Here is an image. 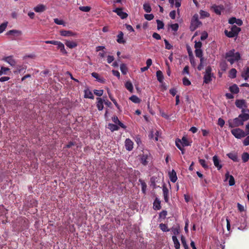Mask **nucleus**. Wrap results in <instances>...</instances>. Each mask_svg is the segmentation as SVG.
Listing matches in <instances>:
<instances>
[{
  "mask_svg": "<svg viewBox=\"0 0 249 249\" xmlns=\"http://www.w3.org/2000/svg\"><path fill=\"white\" fill-rule=\"evenodd\" d=\"M249 120V109H243L241 113L237 118L233 119H230L228 121L229 127L234 128L242 126L244 122Z\"/></svg>",
  "mask_w": 249,
  "mask_h": 249,
  "instance_id": "1",
  "label": "nucleus"
},
{
  "mask_svg": "<svg viewBox=\"0 0 249 249\" xmlns=\"http://www.w3.org/2000/svg\"><path fill=\"white\" fill-rule=\"evenodd\" d=\"M225 58L231 64H233L235 61L241 59V55L238 52L235 53V50L232 49L226 53Z\"/></svg>",
  "mask_w": 249,
  "mask_h": 249,
  "instance_id": "2",
  "label": "nucleus"
},
{
  "mask_svg": "<svg viewBox=\"0 0 249 249\" xmlns=\"http://www.w3.org/2000/svg\"><path fill=\"white\" fill-rule=\"evenodd\" d=\"M240 31L241 28L234 25L231 27L230 31L225 30L224 34L227 36L232 38L237 36Z\"/></svg>",
  "mask_w": 249,
  "mask_h": 249,
  "instance_id": "3",
  "label": "nucleus"
},
{
  "mask_svg": "<svg viewBox=\"0 0 249 249\" xmlns=\"http://www.w3.org/2000/svg\"><path fill=\"white\" fill-rule=\"evenodd\" d=\"M44 43L48 44L56 45L57 49L60 50L61 53L63 54H67L68 53L67 51L65 49L64 45L62 42H60V41L54 40H46L44 41Z\"/></svg>",
  "mask_w": 249,
  "mask_h": 249,
  "instance_id": "4",
  "label": "nucleus"
},
{
  "mask_svg": "<svg viewBox=\"0 0 249 249\" xmlns=\"http://www.w3.org/2000/svg\"><path fill=\"white\" fill-rule=\"evenodd\" d=\"M213 74L212 73V67L208 66L205 70L203 76V83L209 84L212 81Z\"/></svg>",
  "mask_w": 249,
  "mask_h": 249,
  "instance_id": "5",
  "label": "nucleus"
},
{
  "mask_svg": "<svg viewBox=\"0 0 249 249\" xmlns=\"http://www.w3.org/2000/svg\"><path fill=\"white\" fill-rule=\"evenodd\" d=\"M202 24L201 21L199 20V16L198 14H195L191 19V25L190 27V30L195 31L196 28Z\"/></svg>",
  "mask_w": 249,
  "mask_h": 249,
  "instance_id": "6",
  "label": "nucleus"
},
{
  "mask_svg": "<svg viewBox=\"0 0 249 249\" xmlns=\"http://www.w3.org/2000/svg\"><path fill=\"white\" fill-rule=\"evenodd\" d=\"M233 136L237 139H242L248 136L247 132H245L240 128H234L231 131Z\"/></svg>",
  "mask_w": 249,
  "mask_h": 249,
  "instance_id": "7",
  "label": "nucleus"
},
{
  "mask_svg": "<svg viewBox=\"0 0 249 249\" xmlns=\"http://www.w3.org/2000/svg\"><path fill=\"white\" fill-rule=\"evenodd\" d=\"M6 36H11V39L12 40L16 39V37H18L22 35V31L18 30L13 29L7 31L6 33Z\"/></svg>",
  "mask_w": 249,
  "mask_h": 249,
  "instance_id": "8",
  "label": "nucleus"
},
{
  "mask_svg": "<svg viewBox=\"0 0 249 249\" xmlns=\"http://www.w3.org/2000/svg\"><path fill=\"white\" fill-rule=\"evenodd\" d=\"M151 159L150 153H143L141 155V162L142 164L146 165Z\"/></svg>",
  "mask_w": 249,
  "mask_h": 249,
  "instance_id": "9",
  "label": "nucleus"
},
{
  "mask_svg": "<svg viewBox=\"0 0 249 249\" xmlns=\"http://www.w3.org/2000/svg\"><path fill=\"white\" fill-rule=\"evenodd\" d=\"M59 34L61 36L65 37L75 36L77 35L76 33L71 30H61L59 31Z\"/></svg>",
  "mask_w": 249,
  "mask_h": 249,
  "instance_id": "10",
  "label": "nucleus"
},
{
  "mask_svg": "<svg viewBox=\"0 0 249 249\" xmlns=\"http://www.w3.org/2000/svg\"><path fill=\"white\" fill-rule=\"evenodd\" d=\"M113 12L116 13L122 19L128 17V15L126 13L122 11V8H116L113 9Z\"/></svg>",
  "mask_w": 249,
  "mask_h": 249,
  "instance_id": "11",
  "label": "nucleus"
},
{
  "mask_svg": "<svg viewBox=\"0 0 249 249\" xmlns=\"http://www.w3.org/2000/svg\"><path fill=\"white\" fill-rule=\"evenodd\" d=\"M213 160L215 167L217 168L218 170H220L222 165L220 163V161L218 159V157L217 156H213Z\"/></svg>",
  "mask_w": 249,
  "mask_h": 249,
  "instance_id": "12",
  "label": "nucleus"
},
{
  "mask_svg": "<svg viewBox=\"0 0 249 249\" xmlns=\"http://www.w3.org/2000/svg\"><path fill=\"white\" fill-rule=\"evenodd\" d=\"M125 147L127 150L131 151L133 148V142L130 139H126L125 141Z\"/></svg>",
  "mask_w": 249,
  "mask_h": 249,
  "instance_id": "13",
  "label": "nucleus"
},
{
  "mask_svg": "<svg viewBox=\"0 0 249 249\" xmlns=\"http://www.w3.org/2000/svg\"><path fill=\"white\" fill-rule=\"evenodd\" d=\"M4 61L8 63L12 66H15L16 64V61L13 56H9L4 58Z\"/></svg>",
  "mask_w": 249,
  "mask_h": 249,
  "instance_id": "14",
  "label": "nucleus"
},
{
  "mask_svg": "<svg viewBox=\"0 0 249 249\" xmlns=\"http://www.w3.org/2000/svg\"><path fill=\"white\" fill-rule=\"evenodd\" d=\"M65 44L67 47L70 49H73L77 46V43L74 41H71L70 40H65Z\"/></svg>",
  "mask_w": 249,
  "mask_h": 249,
  "instance_id": "15",
  "label": "nucleus"
},
{
  "mask_svg": "<svg viewBox=\"0 0 249 249\" xmlns=\"http://www.w3.org/2000/svg\"><path fill=\"white\" fill-rule=\"evenodd\" d=\"M96 100L97 101L96 106L98 109L99 110H102L104 109V101L105 100L100 97L97 98Z\"/></svg>",
  "mask_w": 249,
  "mask_h": 249,
  "instance_id": "16",
  "label": "nucleus"
},
{
  "mask_svg": "<svg viewBox=\"0 0 249 249\" xmlns=\"http://www.w3.org/2000/svg\"><path fill=\"white\" fill-rule=\"evenodd\" d=\"M162 192L165 202H168L169 201L168 194L169 190L165 185H163L162 187Z\"/></svg>",
  "mask_w": 249,
  "mask_h": 249,
  "instance_id": "17",
  "label": "nucleus"
},
{
  "mask_svg": "<svg viewBox=\"0 0 249 249\" xmlns=\"http://www.w3.org/2000/svg\"><path fill=\"white\" fill-rule=\"evenodd\" d=\"M169 177L171 182L174 183L177 179V173L174 170H172L171 172H169Z\"/></svg>",
  "mask_w": 249,
  "mask_h": 249,
  "instance_id": "18",
  "label": "nucleus"
},
{
  "mask_svg": "<svg viewBox=\"0 0 249 249\" xmlns=\"http://www.w3.org/2000/svg\"><path fill=\"white\" fill-rule=\"evenodd\" d=\"M212 8L213 9V11L216 14L218 15H221V12L222 10L224 9V7L223 5H213L212 6Z\"/></svg>",
  "mask_w": 249,
  "mask_h": 249,
  "instance_id": "19",
  "label": "nucleus"
},
{
  "mask_svg": "<svg viewBox=\"0 0 249 249\" xmlns=\"http://www.w3.org/2000/svg\"><path fill=\"white\" fill-rule=\"evenodd\" d=\"M235 105L236 106L239 108L243 109V107H246V102L244 100H237L235 101Z\"/></svg>",
  "mask_w": 249,
  "mask_h": 249,
  "instance_id": "20",
  "label": "nucleus"
},
{
  "mask_svg": "<svg viewBox=\"0 0 249 249\" xmlns=\"http://www.w3.org/2000/svg\"><path fill=\"white\" fill-rule=\"evenodd\" d=\"M161 202L158 198H156L153 202V209L155 210H159L161 209Z\"/></svg>",
  "mask_w": 249,
  "mask_h": 249,
  "instance_id": "21",
  "label": "nucleus"
},
{
  "mask_svg": "<svg viewBox=\"0 0 249 249\" xmlns=\"http://www.w3.org/2000/svg\"><path fill=\"white\" fill-rule=\"evenodd\" d=\"M46 9V7L44 5L40 4L34 7V11L36 13L43 12Z\"/></svg>",
  "mask_w": 249,
  "mask_h": 249,
  "instance_id": "22",
  "label": "nucleus"
},
{
  "mask_svg": "<svg viewBox=\"0 0 249 249\" xmlns=\"http://www.w3.org/2000/svg\"><path fill=\"white\" fill-rule=\"evenodd\" d=\"M172 241L174 244V247L176 249H179L180 247V244L176 235L172 236Z\"/></svg>",
  "mask_w": 249,
  "mask_h": 249,
  "instance_id": "23",
  "label": "nucleus"
},
{
  "mask_svg": "<svg viewBox=\"0 0 249 249\" xmlns=\"http://www.w3.org/2000/svg\"><path fill=\"white\" fill-rule=\"evenodd\" d=\"M124 34L122 31H120L119 34L117 36V41L120 44H124L125 41L123 38Z\"/></svg>",
  "mask_w": 249,
  "mask_h": 249,
  "instance_id": "24",
  "label": "nucleus"
},
{
  "mask_svg": "<svg viewBox=\"0 0 249 249\" xmlns=\"http://www.w3.org/2000/svg\"><path fill=\"white\" fill-rule=\"evenodd\" d=\"M230 90L233 94H237L239 92V88L236 84H233L230 87Z\"/></svg>",
  "mask_w": 249,
  "mask_h": 249,
  "instance_id": "25",
  "label": "nucleus"
},
{
  "mask_svg": "<svg viewBox=\"0 0 249 249\" xmlns=\"http://www.w3.org/2000/svg\"><path fill=\"white\" fill-rule=\"evenodd\" d=\"M228 157L233 161L237 162L239 161L238 156L236 154L233 153H230L227 155Z\"/></svg>",
  "mask_w": 249,
  "mask_h": 249,
  "instance_id": "26",
  "label": "nucleus"
},
{
  "mask_svg": "<svg viewBox=\"0 0 249 249\" xmlns=\"http://www.w3.org/2000/svg\"><path fill=\"white\" fill-rule=\"evenodd\" d=\"M91 75L93 77L96 78V80L99 82H100L101 83H104L105 81V79H104V78H101L99 77L98 73H95V72H92V73H91Z\"/></svg>",
  "mask_w": 249,
  "mask_h": 249,
  "instance_id": "27",
  "label": "nucleus"
},
{
  "mask_svg": "<svg viewBox=\"0 0 249 249\" xmlns=\"http://www.w3.org/2000/svg\"><path fill=\"white\" fill-rule=\"evenodd\" d=\"M107 93L108 94L109 97L110 99V100L112 101V102L114 103V105L115 106V107L119 109H120V107L117 103L116 100L112 97V94L110 92L109 90H107Z\"/></svg>",
  "mask_w": 249,
  "mask_h": 249,
  "instance_id": "28",
  "label": "nucleus"
},
{
  "mask_svg": "<svg viewBox=\"0 0 249 249\" xmlns=\"http://www.w3.org/2000/svg\"><path fill=\"white\" fill-rule=\"evenodd\" d=\"M241 76L245 80L249 78V67H248L246 70L242 72Z\"/></svg>",
  "mask_w": 249,
  "mask_h": 249,
  "instance_id": "29",
  "label": "nucleus"
},
{
  "mask_svg": "<svg viewBox=\"0 0 249 249\" xmlns=\"http://www.w3.org/2000/svg\"><path fill=\"white\" fill-rule=\"evenodd\" d=\"M176 146L182 151V154L184 153V148L182 147V145L181 144V140L178 139L176 141Z\"/></svg>",
  "mask_w": 249,
  "mask_h": 249,
  "instance_id": "30",
  "label": "nucleus"
},
{
  "mask_svg": "<svg viewBox=\"0 0 249 249\" xmlns=\"http://www.w3.org/2000/svg\"><path fill=\"white\" fill-rule=\"evenodd\" d=\"M156 76L157 77L158 80L160 82H162L163 80V75L162 74V71L160 70H158L156 72Z\"/></svg>",
  "mask_w": 249,
  "mask_h": 249,
  "instance_id": "31",
  "label": "nucleus"
},
{
  "mask_svg": "<svg viewBox=\"0 0 249 249\" xmlns=\"http://www.w3.org/2000/svg\"><path fill=\"white\" fill-rule=\"evenodd\" d=\"M108 128L112 132L116 131L119 129V127L116 124H113L109 123L108 124Z\"/></svg>",
  "mask_w": 249,
  "mask_h": 249,
  "instance_id": "32",
  "label": "nucleus"
},
{
  "mask_svg": "<svg viewBox=\"0 0 249 249\" xmlns=\"http://www.w3.org/2000/svg\"><path fill=\"white\" fill-rule=\"evenodd\" d=\"M125 87L127 90H128L131 92H132L133 91V85L131 84L130 81H127L125 82Z\"/></svg>",
  "mask_w": 249,
  "mask_h": 249,
  "instance_id": "33",
  "label": "nucleus"
},
{
  "mask_svg": "<svg viewBox=\"0 0 249 249\" xmlns=\"http://www.w3.org/2000/svg\"><path fill=\"white\" fill-rule=\"evenodd\" d=\"M237 71L234 68H232L229 71V77L231 78H234L236 76Z\"/></svg>",
  "mask_w": 249,
  "mask_h": 249,
  "instance_id": "34",
  "label": "nucleus"
},
{
  "mask_svg": "<svg viewBox=\"0 0 249 249\" xmlns=\"http://www.w3.org/2000/svg\"><path fill=\"white\" fill-rule=\"evenodd\" d=\"M199 162L205 170H208L209 169V165L206 163L205 160L199 159Z\"/></svg>",
  "mask_w": 249,
  "mask_h": 249,
  "instance_id": "35",
  "label": "nucleus"
},
{
  "mask_svg": "<svg viewBox=\"0 0 249 249\" xmlns=\"http://www.w3.org/2000/svg\"><path fill=\"white\" fill-rule=\"evenodd\" d=\"M243 162H246L249 160V154L248 152H244L241 156Z\"/></svg>",
  "mask_w": 249,
  "mask_h": 249,
  "instance_id": "36",
  "label": "nucleus"
},
{
  "mask_svg": "<svg viewBox=\"0 0 249 249\" xmlns=\"http://www.w3.org/2000/svg\"><path fill=\"white\" fill-rule=\"evenodd\" d=\"M181 143H182V146L183 147L184 146H188V145H190L188 139L185 137H183L182 138V140H181Z\"/></svg>",
  "mask_w": 249,
  "mask_h": 249,
  "instance_id": "37",
  "label": "nucleus"
},
{
  "mask_svg": "<svg viewBox=\"0 0 249 249\" xmlns=\"http://www.w3.org/2000/svg\"><path fill=\"white\" fill-rule=\"evenodd\" d=\"M53 21L54 23L57 25H63L64 26H65V23L62 19H60L59 18H55L53 19Z\"/></svg>",
  "mask_w": 249,
  "mask_h": 249,
  "instance_id": "38",
  "label": "nucleus"
},
{
  "mask_svg": "<svg viewBox=\"0 0 249 249\" xmlns=\"http://www.w3.org/2000/svg\"><path fill=\"white\" fill-rule=\"evenodd\" d=\"M143 8L144 11L146 13H150L152 10V8L150 4L148 3H145L143 5Z\"/></svg>",
  "mask_w": 249,
  "mask_h": 249,
  "instance_id": "39",
  "label": "nucleus"
},
{
  "mask_svg": "<svg viewBox=\"0 0 249 249\" xmlns=\"http://www.w3.org/2000/svg\"><path fill=\"white\" fill-rule=\"evenodd\" d=\"M120 69L123 74H126L127 72V68L126 66L124 64H122L120 66Z\"/></svg>",
  "mask_w": 249,
  "mask_h": 249,
  "instance_id": "40",
  "label": "nucleus"
},
{
  "mask_svg": "<svg viewBox=\"0 0 249 249\" xmlns=\"http://www.w3.org/2000/svg\"><path fill=\"white\" fill-rule=\"evenodd\" d=\"M181 242L185 249H189V246L187 244L185 237L183 235L181 236Z\"/></svg>",
  "mask_w": 249,
  "mask_h": 249,
  "instance_id": "41",
  "label": "nucleus"
},
{
  "mask_svg": "<svg viewBox=\"0 0 249 249\" xmlns=\"http://www.w3.org/2000/svg\"><path fill=\"white\" fill-rule=\"evenodd\" d=\"M182 84L185 86H189L191 85V82L189 80L188 78L185 77L182 79Z\"/></svg>",
  "mask_w": 249,
  "mask_h": 249,
  "instance_id": "42",
  "label": "nucleus"
},
{
  "mask_svg": "<svg viewBox=\"0 0 249 249\" xmlns=\"http://www.w3.org/2000/svg\"><path fill=\"white\" fill-rule=\"evenodd\" d=\"M156 22L157 23L158 30L162 29L164 28V24L163 22L161 21V20L160 19H157Z\"/></svg>",
  "mask_w": 249,
  "mask_h": 249,
  "instance_id": "43",
  "label": "nucleus"
},
{
  "mask_svg": "<svg viewBox=\"0 0 249 249\" xmlns=\"http://www.w3.org/2000/svg\"><path fill=\"white\" fill-rule=\"evenodd\" d=\"M85 97L89 99H93V93L90 91H85Z\"/></svg>",
  "mask_w": 249,
  "mask_h": 249,
  "instance_id": "44",
  "label": "nucleus"
},
{
  "mask_svg": "<svg viewBox=\"0 0 249 249\" xmlns=\"http://www.w3.org/2000/svg\"><path fill=\"white\" fill-rule=\"evenodd\" d=\"M93 93L94 94L97 96L100 97L102 96L103 94H104V90L103 89H94Z\"/></svg>",
  "mask_w": 249,
  "mask_h": 249,
  "instance_id": "45",
  "label": "nucleus"
},
{
  "mask_svg": "<svg viewBox=\"0 0 249 249\" xmlns=\"http://www.w3.org/2000/svg\"><path fill=\"white\" fill-rule=\"evenodd\" d=\"M200 18H204L206 17H209L210 16V14L205 11H202V10H200Z\"/></svg>",
  "mask_w": 249,
  "mask_h": 249,
  "instance_id": "46",
  "label": "nucleus"
},
{
  "mask_svg": "<svg viewBox=\"0 0 249 249\" xmlns=\"http://www.w3.org/2000/svg\"><path fill=\"white\" fill-rule=\"evenodd\" d=\"M195 53L196 57H201L203 55L202 49H196Z\"/></svg>",
  "mask_w": 249,
  "mask_h": 249,
  "instance_id": "47",
  "label": "nucleus"
},
{
  "mask_svg": "<svg viewBox=\"0 0 249 249\" xmlns=\"http://www.w3.org/2000/svg\"><path fill=\"white\" fill-rule=\"evenodd\" d=\"M130 100L135 103H139L141 101L140 99L136 95L131 96L130 98Z\"/></svg>",
  "mask_w": 249,
  "mask_h": 249,
  "instance_id": "48",
  "label": "nucleus"
},
{
  "mask_svg": "<svg viewBox=\"0 0 249 249\" xmlns=\"http://www.w3.org/2000/svg\"><path fill=\"white\" fill-rule=\"evenodd\" d=\"M79 9L81 11H84L85 12H89L91 9V7L90 6H80Z\"/></svg>",
  "mask_w": 249,
  "mask_h": 249,
  "instance_id": "49",
  "label": "nucleus"
},
{
  "mask_svg": "<svg viewBox=\"0 0 249 249\" xmlns=\"http://www.w3.org/2000/svg\"><path fill=\"white\" fill-rule=\"evenodd\" d=\"M160 228L161 230L163 231H169V230L168 229L167 226L165 224H160Z\"/></svg>",
  "mask_w": 249,
  "mask_h": 249,
  "instance_id": "50",
  "label": "nucleus"
},
{
  "mask_svg": "<svg viewBox=\"0 0 249 249\" xmlns=\"http://www.w3.org/2000/svg\"><path fill=\"white\" fill-rule=\"evenodd\" d=\"M164 42L165 43V48L166 49L170 50L173 49V46L171 44H170V43L168 41V40L166 39H164Z\"/></svg>",
  "mask_w": 249,
  "mask_h": 249,
  "instance_id": "51",
  "label": "nucleus"
},
{
  "mask_svg": "<svg viewBox=\"0 0 249 249\" xmlns=\"http://www.w3.org/2000/svg\"><path fill=\"white\" fill-rule=\"evenodd\" d=\"M190 60L191 65H192L193 67L195 68L196 66V62L193 55H190Z\"/></svg>",
  "mask_w": 249,
  "mask_h": 249,
  "instance_id": "52",
  "label": "nucleus"
},
{
  "mask_svg": "<svg viewBox=\"0 0 249 249\" xmlns=\"http://www.w3.org/2000/svg\"><path fill=\"white\" fill-rule=\"evenodd\" d=\"M7 25V22H4L0 25V34L3 32L6 28Z\"/></svg>",
  "mask_w": 249,
  "mask_h": 249,
  "instance_id": "53",
  "label": "nucleus"
},
{
  "mask_svg": "<svg viewBox=\"0 0 249 249\" xmlns=\"http://www.w3.org/2000/svg\"><path fill=\"white\" fill-rule=\"evenodd\" d=\"M9 70V68L2 67L0 70V76L2 75L3 74H5V73H6V72Z\"/></svg>",
  "mask_w": 249,
  "mask_h": 249,
  "instance_id": "54",
  "label": "nucleus"
},
{
  "mask_svg": "<svg viewBox=\"0 0 249 249\" xmlns=\"http://www.w3.org/2000/svg\"><path fill=\"white\" fill-rule=\"evenodd\" d=\"M185 73L189 74V67L188 66H186L182 71V74H185Z\"/></svg>",
  "mask_w": 249,
  "mask_h": 249,
  "instance_id": "55",
  "label": "nucleus"
},
{
  "mask_svg": "<svg viewBox=\"0 0 249 249\" xmlns=\"http://www.w3.org/2000/svg\"><path fill=\"white\" fill-rule=\"evenodd\" d=\"M202 47V42L198 41V42H195V48L196 49H201Z\"/></svg>",
  "mask_w": 249,
  "mask_h": 249,
  "instance_id": "56",
  "label": "nucleus"
},
{
  "mask_svg": "<svg viewBox=\"0 0 249 249\" xmlns=\"http://www.w3.org/2000/svg\"><path fill=\"white\" fill-rule=\"evenodd\" d=\"M171 27L172 30L177 31L179 28V25L178 23H175L171 25Z\"/></svg>",
  "mask_w": 249,
  "mask_h": 249,
  "instance_id": "57",
  "label": "nucleus"
},
{
  "mask_svg": "<svg viewBox=\"0 0 249 249\" xmlns=\"http://www.w3.org/2000/svg\"><path fill=\"white\" fill-rule=\"evenodd\" d=\"M144 17L147 20H152L154 18V15L153 14H145Z\"/></svg>",
  "mask_w": 249,
  "mask_h": 249,
  "instance_id": "58",
  "label": "nucleus"
},
{
  "mask_svg": "<svg viewBox=\"0 0 249 249\" xmlns=\"http://www.w3.org/2000/svg\"><path fill=\"white\" fill-rule=\"evenodd\" d=\"M229 185L231 186L235 184V180L234 179V178L232 175H231L230 176V179H229Z\"/></svg>",
  "mask_w": 249,
  "mask_h": 249,
  "instance_id": "59",
  "label": "nucleus"
},
{
  "mask_svg": "<svg viewBox=\"0 0 249 249\" xmlns=\"http://www.w3.org/2000/svg\"><path fill=\"white\" fill-rule=\"evenodd\" d=\"M224 124H225L224 120L221 118H219L218 120V125H219V126L221 127H222L223 126V125H224Z\"/></svg>",
  "mask_w": 249,
  "mask_h": 249,
  "instance_id": "60",
  "label": "nucleus"
},
{
  "mask_svg": "<svg viewBox=\"0 0 249 249\" xmlns=\"http://www.w3.org/2000/svg\"><path fill=\"white\" fill-rule=\"evenodd\" d=\"M236 18L235 17H231L229 19V23L230 24H233L236 23Z\"/></svg>",
  "mask_w": 249,
  "mask_h": 249,
  "instance_id": "61",
  "label": "nucleus"
},
{
  "mask_svg": "<svg viewBox=\"0 0 249 249\" xmlns=\"http://www.w3.org/2000/svg\"><path fill=\"white\" fill-rule=\"evenodd\" d=\"M167 214V212L166 211L163 210L160 213V216L161 217V218H164Z\"/></svg>",
  "mask_w": 249,
  "mask_h": 249,
  "instance_id": "62",
  "label": "nucleus"
},
{
  "mask_svg": "<svg viewBox=\"0 0 249 249\" xmlns=\"http://www.w3.org/2000/svg\"><path fill=\"white\" fill-rule=\"evenodd\" d=\"M176 12L173 10L171 11L169 14L170 18L172 19H175L176 18Z\"/></svg>",
  "mask_w": 249,
  "mask_h": 249,
  "instance_id": "63",
  "label": "nucleus"
},
{
  "mask_svg": "<svg viewBox=\"0 0 249 249\" xmlns=\"http://www.w3.org/2000/svg\"><path fill=\"white\" fill-rule=\"evenodd\" d=\"M244 145H249V135L243 142Z\"/></svg>",
  "mask_w": 249,
  "mask_h": 249,
  "instance_id": "64",
  "label": "nucleus"
}]
</instances>
